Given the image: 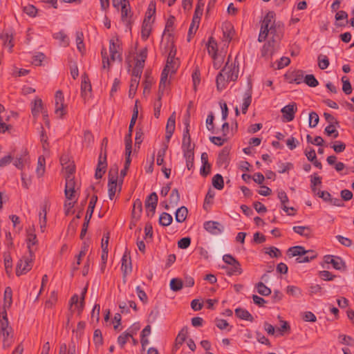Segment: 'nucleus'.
Masks as SVG:
<instances>
[{"instance_id": "53", "label": "nucleus", "mask_w": 354, "mask_h": 354, "mask_svg": "<svg viewBox=\"0 0 354 354\" xmlns=\"http://www.w3.org/2000/svg\"><path fill=\"white\" fill-rule=\"evenodd\" d=\"M266 254L272 258H278L281 256V252L276 247L271 246L266 248Z\"/></svg>"}, {"instance_id": "10", "label": "nucleus", "mask_w": 354, "mask_h": 354, "mask_svg": "<svg viewBox=\"0 0 354 354\" xmlns=\"http://www.w3.org/2000/svg\"><path fill=\"white\" fill-rule=\"evenodd\" d=\"M0 327V338L2 337L3 347L4 348L10 346L13 342L12 328L9 326L3 327V329Z\"/></svg>"}, {"instance_id": "49", "label": "nucleus", "mask_w": 354, "mask_h": 354, "mask_svg": "<svg viewBox=\"0 0 354 354\" xmlns=\"http://www.w3.org/2000/svg\"><path fill=\"white\" fill-rule=\"evenodd\" d=\"M342 82L343 92L346 95L351 94L352 92V87L348 79L346 76H343L342 77Z\"/></svg>"}, {"instance_id": "56", "label": "nucleus", "mask_w": 354, "mask_h": 354, "mask_svg": "<svg viewBox=\"0 0 354 354\" xmlns=\"http://www.w3.org/2000/svg\"><path fill=\"white\" fill-rule=\"evenodd\" d=\"M324 133L328 136H333L334 138H337L339 136V132L335 129L334 124L328 125L324 129Z\"/></svg>"}, {"instance_id": "57", "label": "nucleus", "mask_w": 354, "mask_h": 354, "mask_svg": "<svg viewBox=\"0 0 354 354\" xmlns=\"http://www.w3.org/2000/svg\"><path fill=\"white\" fill-rule=\"evenodd\" d=\"M319 115L318 114L315 112V111H312L309 113V127H315L318 122H319Z\"/></svg>"}, {"instance_id": "5", "label": "nucleus", "mask_w": 354, "mask_h": 354, "mask_svg": "<svg viewBox=\"0 0 354 354\" xmlns=\"http://www.w3.org/2000/svg\"><path fill=\"white\" fill-rule=\"evenodd\" d=\"M118 173V167L117 165L111 167L109 171L108 192L111 200H113L116 192Z\"/></svg>"}, {"instance_id": "35", "label": "nucleus", "mask_w": 354, "mask_h": 354, "mask_svg": "<svg viewBox=\"0 0 354 354\" xmlns=\"http://www.w3.org/2000/svg\"><path fill=\"white\" fill-rule=\"evenodd\" d=\"M257 292L263 296H268L272 291L270 288L267 287L263 282H259L256 285Z\"/></svg>"}, {"instance_id": "23", "label": "nucleus", "mask_w": 354, "mask_h": 354, "mask_svg": "<svg viewBox=\"0 0 354 354\" xmlns=\"http://www.w3.org/2000/svg\"><path fill=\"white\" fill-rule=\"evenodd\" d=\"M230 268L223 266L222 268L225 269L227 272V274L229 276H232L234 274H241L243 272L241 266L239 261L233 263L230 266Z\"/></svg>"}, {"instance_id": "7", "label": "nucleus", "mask_w": 354, "mask_h": 354, "mask_svg": "<svg viewBox=\"0 0 354 354\" xmlns=\"http://www.w3.org/2000/svg\"><path fill=\"white\" fill-rule=\"evenodd\" d=\"M13 158H15L14 165L17 169L22 170L26 165L29 164V156L27 149H21L19 153H16Z\"/></svg>"}, {"instance_id": "11", "label": "nucleus", "mask_w": 354, "mask_h": 354, "mask_svg": "<svg viewBox=\"0 0 354 354\" xmlns=\"http://www.w3.org/2000/svg\"><path fill=\"white\" fill-rule=\"evenodd\" d=\"M279 42L269 40L268 42L264 44L261 49V56L266 58H269L272 56L275 51L279 48Z\"/></svg>"}, {"instance_id": "63", "label": "nucleus", "mask_w": 354, "mask_h": 354, "mask_svg": "<svg viewBox=\"0 0 354 354\" xmlns=\"http://www.w3.org/2000/svg\"><path fill=\"white\" fill-rule=\"evenodd\" d=\"M214 113L212 112H210L206 119V124H207V129L209 131H212V133L214 132Z\"/></svg>"}, {"instance_id": "62", "label": "nucleus", "mask_w": 354, "mask_h": 354, "mask_svg": "<svg viewBox=\"0 0 354 354\" xmlns=\"http://www.w3.org/2000/svg\"><path fill=\"white\" fill-rule=\"evenodd\" d=\"M23 10L26 15L32 17H35L37 12V9L36 8V7L31 4H28L24 6Z\"/></svg>"}, {"instance_id": "59", "label": "nucleus", "mask_w": 354, "mask_h": 354, "mask_svg": "<svg viewBox=\"0 0 354 354\" xmlns=\"http://www.w3.org/2000/svg\"><path fill=\"white\" fill-rule=\"evenodd\" d=\"M139 82L136 80H131V83L129 86V97L133 98L136 95L138 86L139 85Z\"/></svg>"}, {"instance_id": "25", "label": "nucleus", "mask_w": 354, "mask_h": 354, "mask_svg": "<svg viewBox=\"0 0 354 354\" xmlns=\"http://www.w3.org/2000/svg\"><path fill=\"white\" fill-rule=\"evenodd\" d=\"M308 251L305 250L303 246L297 245L290 248L288 250V254L289 257H301L305 255Z\"/></svg>"}, {"instance_id": "48", "label": "nucleus", "mask_w": 354, "mask_h": 354, "mask_svg": "<svg viewBox=\"0 0 354 354\" xmlns=\"http://www.w3.org/2000/svg\"><path fill=\"white\" fill-rule=\"evenodd\" d=\"M84 35L82 31L76 32V43L77 48L80 52H82L84 50Z\"/></svg>"}, {"instance_id": "44", "label": "nucleus", "mask_w": 354, "mask_h": 354, "mask_svg": "<svg viewBox=\"0 0 354 354\" xmlns=\"http://www.w3.org/2000/svg\"><path fill=\"white\" fill-rule=\"evenodd\" d=\"M45 171V158L41 156L38 158L36 172L38 176H42Z\"/></svg>"}, {"instance_id": "28", "label": "nucleus", "mask_w": 354, "mask_h": 354, "mask_svg": "<svg viewBox=\"0 0 354 354\" xmlns=\"http://www.w3.org/2000/svg\"><path fill=\"white\" fill-rule=\"evenodd\" d=\"M307 251H308V252L306 253L305 255L299 257L296 259V261L297 263H308L317 257V253L315 251H313V250H307Z\"/></svg>"}, {"instance_id": "33", "label": "nucleus", "mask_w": 354, "mask_h": 354, "mask_svg": "<svg viewBox=\"0 0 354 354\" xmlns=\"http://www.w3.org/2000/svg\"><path fill=\"white\" fill-rule=\"evenodd\" d=\"M212 185L216 189L221 190L224 187V181L223 176L217 174L212 178Z\"/></svg>"}, {"instance_id": "18", "label": "nucleus", "mask_w": 354, "mask_h": 354, "mask_svg": "<svg viewBox=\"0 0 354 354\" xmlns=\"http://www.w3.org/2000/svg\"><path fill=\"white\" fill-rule=\"evenodd\" d=\"M188 334V330L187 327H183L180 331L178 333L176 340H175V344L174 346V348L172 349V353L176 352L180 346L184 343V342L186 340V338L187 337Z\"/></svg>"}, {"instance_id": "34", "label": "nucleus", "mask_w": 354, "mask_h": 354, "mask_svg": "<svg viewBox=\"0 0 354 354\" xmlns=\"http://www.w3.org/2000/svg\"><path fill=\"white\" fill-rule=\"evenodd\" d=\"M173 221L172 216L167 212H163L160 214L159 218V224L162 226L169 225Z\"/></svg>"}, {"instance_id": "16", "label": "nucleus", "mask_w": 354, "mask_h": 354, "mask_svg": "<svg viewBox=\"0 0 354 354\" xmlns=\"http://www.w3.org/2000/svg\"><path fill=\"white\" fill-rule=\"evenodd\" d=\"M325 262L326 263H330L333 267L338 270L346 268V265L342 259L339 257H334L332 255H326L324 257Z\"/></svg>"}, {"instance_id": "3", "label": "nucleus", "mask_w": 354, "mask_h": 354, "mask_svg": "<svg viewBox=\"0 0 354 354\" xmlns=\"http://www.w3.org/2000/svg\"><path fill=\"white\" fill-rule=\"evenodd\" d=\"M33 252L30 250L28 256L23 257L16 266V274L20 276L30 271L32 268Z\"/></svg>"}, {"instance_id": "27", "label": "nucleus", "mask_w": 354, "mask_h": 354, "mask_svg": "<svg viewBox=\"0 0 354 354\" xmlns=\"http://www.w3.org/2000/svg\"><path fill=\"white\" fill-rule=\"evenodd\" d=\"M188 214L187 208L182 206L176 210L175 213V219L178 223H183L185 221Z\"/></svg>"}, {"instance_id": "37", "label": "nucleus", "mask_w": 354, "mask_h": 354, "mask_svg": "<svg viewBox=\"0 0 354 354\" xmlns=\"http://www.w3.org/2000/svg\"><path fill=\"white\" fill-rule=\"evenodd\" d=\"M163 95L162 91L161 93H158V97L157 100L154 102L153 109H154V116L156 118H158L160 115V109L162 107L161 99Z\"/></svg>"}, {"instance_id": "21", "label": "nucleus", "mask_w": 354, "mask_h": 354, "mask_svg": "<svg viewBox=\"0 0 354 354\" xmlns=\"http://www.w3.org/2000/svg\"><path fill=\"white\" fill-rule=\"evenodd\" d=\"M234 313L236 316L241 319L249 321L251 322L254 321V317L251 313L244 308H237L235 309Z\"/></svg>"}, {"instance_id": "54", "label": "nucleus", "mask_w": 354, "mask_h": 354, "mask_svg": "<svg viewBox=\"0 0 354 354\" xmlns=\"http://www.w3.org/2000/svg\"><path fill=\"white\" fill-rule=\"evenodd\" d=\"M132 337V333L127 331L122 333L118 338V343L121 348H123L127 343L128 339Z\"/></svg>"}, {"instance_id": "50", "label": "nucleus", "mask_w": 354, "mask_h": 354, "mask_svg": "<svg viewBox=\"0 0 354 354\" xmlns=\"http://www.w3.org/2000/svg\"><path fill=\"white\" fill-rule=\"evenodd\" d=\"M2 310L0 313V327L3 329V327H7L9 325V322L7 317V309L2 307Z\"/></svg>"}, {"instance_id": "24", "label": "nucleus", "mask_w": 354, "mask_h": 354, "mask_svg": "<svg viewBox=\"0 0 354 354\" xmlns=\"http://www.w3.org/2000/svg\"><path fill=\"white\" fill-rule=\"evenodd\" d=\"M292 230L295 233L306 238L312 236V230L309 226H294Z\"/></svg>"}, {"instance_id": "22", "label": "nucleus", "mask_w": 354, "mask_h": 354, "mask_svg": "<svg viewBox=\"0 0 354 354\" xmlns=\"http://www.w3.org/2000/svg\"><path fill=\"white\" fill-rule=\"evenodd\" d=\"M12 303V291L10 287L8 286L5 288L3 294V308H9Z\"/></svg>"}, {"instance_id": "19", "label": "nucleus", "mask_w": 354, "mask_h": 354, "mask_svg": "<svg viewBox=\"0 0 354 354\" xmlns=\"http://www.w3.org/2000/svg\"><path fill=\"white\" fill-rule=\"evenodd\" d=\"M82 79L81 95L82 97L86 99L88 97V93L91 92V84L86 74L84 73L82 76Z\"/></svg>"}, {"instance_id": "13", "label": "nucleus", "mask_w": 354, "mask_h": 354, "mask_svg": "<svg viewBox=\"0 0 354 354\" xmlns=\"http://www.w3.org/2000/svg\"><path fill=\"white\" fill-rule=\"evenodd\" d=\"M297 111V104L295 102L289 104L281 110L284 120L286 122H291L295 118V114Z\"/></svg>"}, {"instance_id": "31", "label": "nucleus", "mask_w": 354, "mask_h": 354, "mask_svg": "<svg viewBox=\"0 0 354 354\" xmlns=\"http://www.w3.org/2000/svg\"><path fill=\"white\" fill-rule=\"evenodd\" d=\"M169 73L170 71H169L167 68H163L160 76L158 93L164 91Z\"/></svg>"}, {"instance_id": "4", "label": "nucleus", "mask_w": 354, "mask_h": 354, "mask_svg": "<svg viewBox=\"0 0 354 354\" xmlns=\"http://www.w3.org/2000/svg\"><path fill=\"white\" fill-rule=\"evenodd\" d=\"M122 49L121 48V41L116 37L115 39H111L109 41V53L111 60L115 62L118 60L120 62L122 61Z\"/></svg>"}, {"instance_id": "9", "label": "nucleus", "mask_w": 354, "mask_h": 354, "mask_svg": "<svg viewBox=\"0 0 354 354\" xmlns=\"http://www.w3.org/2000/svg\"><path fill=\"white\" fill-rule=\"evenodd\" d=\"M64 94L62 91L58 90L55 93V113L57 115H59L60 118H62V116L66 113V111L64 110Z\"/></svg>"}, {"instance_id": "8", "label": "nucleus", "mask_w": 354, "mask_h": 354, "mask_svg": "<svg viewBox=\"0 0 354 354\" xmlns=\"http://www.w3.org/2000/svg\"><path fill=\"white\" fill-rule=\"evenodd\" d=\"M158 195L156 192H152L146 198L145 206L147 211V215L149 217H152L156 212L158 204Z\"/></svg>"}, {"instance_id": "14", "label": "nucleus", "mask_w": 354, "mask_h": 354, "mask_svg": "<svg viewBox=\"0 0 354 354\" xmlns=\"http://www.w3.org/2000/svg\"><path fill=\"white\" fill-rule=\"evenodd\" d=\"M121 270L123 272L124 276H126L128 273H130L132 270L131 259L130 255V251L126 248L122 258Z\"/></svg>"}, {"instance_id": "60", "label": "nucleus", "mask_w": 354, "mask_h": 354, "mask_svg": "<svg viewBox=\"0 0 354 354\" xmlns=\"http://www.w3.org/2000/svg\"><path fill=\"white\" fill-rule=\"evenodd\" d=\"M178 68L177 62L174 59H167L164 68H167L171 73H174Z\"/></svg>"}, {"instance_id": "29", "label": "nucleus", "mask_w": 354, "mask_h": 354, "mask_svg": "<svg viewBox=\"0 0 354 354\" xmlns=\"http://www.w3.org/2000/svg\"><path fill=\"white\" fill-rule=\"evenodd\" d=\"M207 50L209 54L212 55L214 59H216L217 52V43L213 37H210L208 41Z\"/></svg>"}, {"instance_id": "42", "label": "nucleus", "mask_w": 354, "mask_h": 354, "mask_svg": "<svg viewBox=\"0 0 354 354\" xmlns=\"http://www.w3.org/2000/svg\"><path fill=\"white\" fill-rule=\"evenodd\" d=\"M184 158L186 160V167L188 170H191L194 167V153L185 152L183 153Z\"/></svg>"}, {"instance_id": "64", "label": "nucleus", "mask_w": 354, "mask_h": 354, "mask_svg": "<svg viewBox=\"0 0 354 354\" xmlns=\"http://www.w3.org/2000/svg\"><path fill=\"white\" fill-rule=\"evenodd\" d=\"M191 244V239L189 237H184L178 241V247L180 249H186Z\"/></svg>"}, {"instance_id": "17", "label": "nucleus", "mask_w": 354, "mask_h": 354, "mask_svg": "<svg viewBox=\"0 0 354 354\" xmlns=\"http://www.w3.org/2000/svg\"><path fill=\"white\" fill-rule=\"evenodd\" d=\"M176 127V113L173 112L167 120L166 125L165 138L169 142L175 131Z\"/></svg>"}, {"instance_id": "36", "label": "nucleus", "mask_w": 354, "mask_h": 354, "mask_svg": "<svg viewBox=\"0 0 354 354\" xmlns=\"http://www.w3.org/2000/svg\"><path fill=\"white\" fill-rule=\"evenodd\" d=\"M229 153L230 149L225 147L218 154L217 162L221 165L227 162Z\"/></svg>"}, {"instance_id": "30", "label": "nucleus", "mask_w": 354, "mask_h": 354, "mask_svg": "<svg viewBox=\"0 0 354 354\" xmlns=\"http://www.w3.org/2000/svg\"><path fill=\"white\" fill-rule=\"evenodd\" d=\"M223 32L224 41L227 43H230L234 35L233 27L230 24L226 25L223 28Z\"/></svg>"}, {"instance_id": "2", "label": "nucleus", "mask_w": 354, "mask_h": 354, "mask_svg": "<svg viewBox=\"0 0 354 354\" xmlns=\"http://www.w3.org/2000/svg\"><path fill=\"white\" fill-rule=\"evenodd\" d=\"M274 17V12L272 11L268 12L264 17L261 22L260 32L258 37V41L259 42H262L266 40L268 36V28L276 24Z\"/></svg>"}, {"instance_id": "46", "label": "nucleus", "mask_w": 354, "mask_h": 354, "mask_svg": "<svg viewBox=\"0 0 354 354\" xmlns=\"http://www.w3.org/2000/svg\"><path fill=\"white\" fill-rule=\"evenodd\" d=\"M291 77V82H295L296 84H300L304 80V72L301 70L292 73Z\"/></svg>"}, {"instance_id": "39", "label": "nucleus", "mask_w": 354, "mask_h": 354, "mask_svg": "<svg viewBox=\"0 0 354 354\" xmlns=\"http://www.w3.org/2000/svg\"><path fill=\"white\" fill-rule=\"evenodd\" d=\"M286 293L295 297H299L302 295L301 288L295 286H288L286 288Z\"/></svg>"}, {"instance_id": "43", "label": "nucleus", "mask_w": 354, "mask_h": 354, "mask_svg": "<svg viewBox=\"0 0 354 354\" xmlns=\"http://www.w3.org/2000/svg\"><path fill=\"white\" fill-rule=\"evenodd\" d=\"M252 102V95L250 93H245L243 98V102L241 106L242 113L245 114L247 113L248 109L250 105Z\"/></svg>"}, {"instance_id": "20", "label": "nucleus", "mask_w": 354, "mask_h": 354, "mask_svg": "<svg viewBox=\"0 0 354 354\" xmlns=\"http://www.w3.org/2000/svg\"><path fill=\"white\" fill-rule=\"evenodd\" d=\"M142 211V201L139 198H137L133 202V209H132V212H131L132 219L135 220L136 221H138L140 218Z\"/></svg>"}, {"instance_id": "15", "label": "nucleus", "mask_w": 354, "mask_h": 354, "mask_svg": "<svg viewBox=\"0 0 354 354\" xmlns=\"http://www.w3.org/2000/svg\"><path fill=\"white\" fill-rule=\"evenodd\" d=\"M271 35L270 40L279 42L283 37V27L279 23L268 28V35Z\"/></svg>"}, {"instance_id": "26", "label": "nucleus", "mask_w": 354, "mask_h": 354, "mask_svg": "<svg viewBox=\"0 0 354 354\" xmlns=\"http://www.w3.org/2000/svg\"><path fill=\"white\" fill-rule=\"evenodd\" d=\"M200 23V16H193L192 24L189 26L188 35H187V41H190L192 35L194 34L196 30L198 28V25Z\"/></svg>"}, {"instance_id": "32", "label": "nucleus", "mask_w": 354, "mask_h": 354, "mask_svg": "<svg viewBox=\"0 0 354 354\" xmlns=\"http://www.w3.org/2000/svg\"><path fill=\"white\" fill-rule=\"evenodd\" d=\"M169 286L171 290L178 292L183 287V281L179 278H173L170 281Z\"/></svg>"}, {"instance_id": "52", "label": "nucleus", "mask_w": 354, "mask_h": 354, "mask_svg": "<svg viewBox=\"0 0 354 354\" xmlns=\"http://www.w3.org/2000/svg\"><path fill=\"white\" fill-rule=\"evenodd\" d=\"M151 25L147 24V23H142V30H141V36L142 38L145 40L147 39L151 34Z\"/></svg>"}, {"instance_id": "58", "label": "nucleus", "mask_w": 354, "mask_h": 354, "mask_svg": "<svg viewBox=\"0 0 354 354\" xmlns=\"http://www.w3.org/2000/svg\"><path fill=\"white\" fill-rule=\"evenodd\" d=\"M304 81L308 86L310 87H315L319 84L318 81L313 75H306Z\"/></svg>"}, {"instance_id": "45", "label": "nucleus", "mask_w": 354, "mask_h": 354, "mask_svg": "<svg viewBox=\"0 0 354 354\" xmlns=\"http://www.w3.org/2000/svg\"><path fill=\"white\" fill-rule=\"evenodd\" d=\"M318 66L320 69L324 70L329 66V59L326 55H319L317 57Z\"/></svg>"}, {"instance_id": "55", "label": "nucleus", "mask_w": 354, "mask_h": 354, "mask_svg": "<svg viewBox=\"0 0 354 354\" xmlns=\"http://www.w3.org/2000/svg\"><path fill=\"white\" fill-rule=\"evenodd\" d=\"M1 38L3 40V46L6 47H8L9 48L10 51H11L12 48L14 46V44L12 43V36L8 35V33H6L5 35H2L1 36Z\"/></svg>"}, {"instance_id": "61", "label": "nucleus", "mask_w": 354, "mask_h": 354, "mask_svg": "<svg viewBox=\"0 0 354 354\" xmlns=\"http://www.w3.org/2000/svg\"><path fill=\"white\" fill-rule=\"evenodd\" d=\"M88 245L86 242H84L79 254L76 256V258H77L76 264L77 265H80L81 263V259L83 257H84L86 255V253L88 251Z\"/></svg>"}, {"instance_id": "47", "label": "nucleus", "mask_w": 354, "mask_h": 354, "mask_svg": "<svg viewBox=\"0 0 354 354\" xmlns=\"http://www.w3.org/2000/svg\"><path fill=\"white\" fill-rule=\"evenodd\" d=\"M107 152L105 150L104 153L100 152L99 158H98V162L97 168H100L102 169H106L107 167V162H106V155Z\"/></svg>"}, {"instance_id": "1", "label": "nucleus", "mask_w": 354, "mask_h": 354, "mask_svg": "<svg viewBox=\"0 0 354 354\" xmlns=\"http://www.w3.org/2000/svg\"><path fill=\"white\" fill-rule=\"evenodd\" d=\"M230 57H228V59ZM239 63L236 61L230 64L229 60L226 62L224 68L216 76V83L218 91L224 89L229 82L236 81L239 76Z\"/></svg>"}, {"instance_id": "12", "label": "nucleus", "mask_w": 354, "mask_h": 354, "mask_svg": "<svg viewBox=\"0 0 354 354\" xmlns=\"http://www.w3.org/2000/svg\"><path fill=\"white\" fill-rule=\"evenodd\" d=\"M203 227L206 231L213 235L220 234L224 230L223 226L220 223L214 221H205Z\"/></svg>"}, {"instance_id": "6", "label": "nucleus", "mask_w": 354, "mask_h": 354, "mask_svg": "<svg viewBox=\"0 0 354 354\" xmlns=\"http://www.w3.org/2000/svg\"><path fill=\"white\" fill-rule=\"evenodd\" d=\"M97 201V196L96 195H93L91 198V201L88 204V209H87V212L86 214V216L84 218V222L83 223L82 231H81L80 236L81 239H83L84 236L86 234L89 221L92 217Z\"/></svg>"}, {"instance_id": "38", "label": "nucleus", "mask_w": 354, "mask_h": 354, "mask_svg": "<svg viewBox=\"0 0 354 354\" xmlns=\"http://www.w3.org/2000/svg\"><path fill=\"white\" fill-rule=\"evenodd\" d=\"M40 112H43V102L41 99H37L34 101V106L32 107V113L33 116L37 117Z\"/></svg>"}, {"instance_id": "51", "label": "nucleus", "mask_w": 354, "mask_h": 354, "mask_svg": "<svg viewBox=\"0 0 354 354\" xmlns=\"http://www.w3.org/2000/svg\"><path fill=\"white\" fill-rule=\"evenodd\" d=\"M174 21H175V17L172 15L169 16V17L167 19V22H166L164 34H166L167 32L168 35L171 36V32L173 31Z\"/></svg>"}, {"instance_id": "41", "label": "nucleus", "mask_w": 354, "mask_h": 354, "mask_svg": "<svg viewBox=\"0 0 354 354\" xmlns=\"http://www.w3.org/2000/svg\"><path fill=\"white\" fill-rule=\"evenodd\" d=\"M182 149L183 153L185 152H193L194 149V144H192L191 138L183 139Z\"/></svg>"}, {"instance_id": "40", "label": "nucleus", "mask_w": 354, "mask_h": 354, "mask_svg": "<svg viewBox=\"0 0 354 354\" xmlns=\"http://www.w3.org/2000/svg\"><path fill=\"white\" fill-rule=\"evenodd\" d=\"M180 201V194L177 189H174L169 196V203L174 207L178 205Z\"/></svg>"}]
</instances>
